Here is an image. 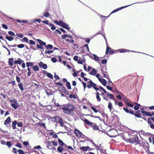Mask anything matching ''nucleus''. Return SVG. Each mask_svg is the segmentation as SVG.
<instances>
[{
	"mask_svg": "<svg viewBox=\"0 0 154 154\" xmlns=\"http://www.w3.org/2000/svg\"><path fill=\"white\" fill-rule=\"evenodd\" d=\"M62 109L63 110L64 113L68 114H71L74 109V106L70 103H67L65 106H63Z\"/></svg>",
	"mask_w": 154,
	"mask_h": 154,
	"instance_id": "1",
	"label": "nucleus"
},
{
	"mask_svg": "<svg viewBox=\"0 0 154 154\" xmlns=\"http://www.w3.org/2000/svg\"><path fill=\"white\" fill-rule=\"evenodd\" d=\"M127 141L131 143H135V144H140V142L138 140V137L137 135L135 134L132 138L128 139Z\"/></svg>",
	"mask_w": 154,
	"mask_h": 154,
	"instance_id": "2",
	"label": "nucleus"
},
{
	"mask_svg": "<svg viewBox=\"0 0 154 154\" xmlns=\"http://www.w3.org/2000/svg\"><path fill=\"white\" fill-rule=\"evenodd\" d=\"M87 83V86L89 88L93 87L96 91H99V88L97 87V85L96 84L94 83L91 80H90Z\"/></svg>",
	"mask_w": 154,
	"mask_h": 154,
	"instance_id": "3",
	"label": "nucleus"
},
{
	"mask_svg": "<svg viewBox=\"0 0 154 154\" xmlns=\"http://www.w3.org/2000/svg\"><path fill=\"white\" fill-rule=\"evenodd\" d=\"M36 40L38 42L39 45L37 44V47L38 49H42L44 51L43 46H46V43L45 42L42 41L40 39H37Z\"/></svg>",
	"mask_w": 154,
	"mask_h": 154,
	"instance_id": "4",
	"label": "nucleus"
},
{
	"mask_svg": "<svg viewBox=\"0 0 154 154\" xmlns=\"http://www.w3.org/2000/svg\"><path fill=\"white\" fill-rule=\"evenodd\" d=\"M97 151L98 152V154H106V151L101 146H100L97 149Z\"/></svg>",
	"mask_w": 154,
	"mask_h": 154,
	"instance_id": "5",
	"label": "nucleus"
},
{
	"mask_svg": "<svg viewBox=\"0 0 154 154\" xmlns=\"http://www.w3.org/2000/svg\"><path fill=\"white\" fill-rule=\"evenodd\" d=\"M61 22V24L60 25V26L66 29H67V30H69L70 28L68 26V25L65 23H64L63 21H60Z\"/></svg>",
	"mask_w": 154,
	"mask_h": 154,
	"instance_id": "6",
	"label": "nucleus"
},
{
	"mask_svg": "<svg viewBox=\"0 0 154 154\" xmlns=\"http://www.w3.org/2000/svg\"><path fill=\"white\" fill-rule=\"evenodd\" d=\"M114 53L115 52L114 51L110 50V48H109L108 46H106V54H107L109 53L110 54H114Z\"/></svg>",
	"mask_w": 154,
	"mask_h": 154,
	"instance_id": "7",
	"label": "nucleus"
},
{
	"mask_svg": "<svg viewBox=\"0 0 154 154\" xmlns=\"http://www.w3.org/2000/svg\"><path fill=\"white\" fill-rule=\"evenodd\" d=\"M130 6V5H126V6L122 7H120L119 8H117V9H116L114 10L112 12H111V13L109 14V15L108 16V17L109 16L112 14L113 13H114L115 12H117V11H119V10L122 9L123 8H126L128 6Z\"/></svg>",
	"mask_w": 154,
	"mask_h": 154,
	"instance_id": "8",
	"label": "nucleus"
},
{
	"mask_svg": "<svg viewBox=\"0 0 154 154\" xmlns=\"http://www.w3.org/2000/svg\"><path fill=\"white\" fill-rule=\"evenodd\" d=\"M141 113L144 116H152V115H151L150 112H147L145 111H141Z\"/></svg>",
	"mask_w": 154,
	"mask_h": 154,
	"instance_id": "9",
	"label": "nucleus"
},
{
	"mask_svg": "<svg viewBox=\"0 0 154 154\" xmlns=\"http://www.w3.org/2000/svg\"><path fill=\"white\" fill-rule=\"evenodd\" d=\"M35 42L34 41L31 40H29V44L31 46H30V48L34 50H36V49L34 48L32 45H35Z\"/></svg>",
	"mask_w": 154,
	"mask_h": 154,
	"instance_id": "10",
	"label": "nucleus"
},
{
	"mask_svg": "<svg viewBox=\"0 0 154 154\" xmlns=\"http://www.w3.org/2000/svg\"><path fill=\"white\" fill-rule=\"evenodd\" d=\"M23 61L20 58H17V60H15L14 61V64H19L20 65L23 62Z\"/></svg>",
	"mask_w": 154,
	"mask_h": 154,
	"instance_id": "11",
	"label": "nucleus"
},
{
	"mask_svg": "<svg viewBox=\"0 0 154 154\" xmlns=\"http://www.w3.org/2000/svg\"><path fill=\"white\" fill-rule=\"evenodd\" d=\"M80 149L83 151H87V150H92V149H91V148L88 146L86 147L83 146L81 147H80Z\"/></svg>",
	"mask_w": 154,
	"mask_h": 154,
	"instance_id": "12",
	"label": "nucleus"
},
{
	"mask_svg": "<svg viewBox=\"0 0 154 154\" xmlns=\"http://www.w3.org/2000/svg\"><path fill=\"white\" fill-rule=\"evenodd\" d=\"M75 133L77 136L79 137H81L82 133L79 131L78 129H75Z\"/></svg>",
	"mask_w": 154,
	"mask_h": 154,
	"instance_id": "13",
	"label": "nucleus"
},
{
	"mask_svg": "<svg viewBox=\"0 0 154 154\" xmlns=\"http://www.w3.org/2000/svg\"><path fill=\"white\" fill-rule=\"evenodd\" d=\"M11 117H8L7 119L4 122V124L5 125H7L11 122Z\"/></svg>",
	"mask_w": 154,
	"mask_h": 154,
	"instance_id": "14",
	"label": "nucleus"
},
{
	"mask_svg": "<svg viewBox=\"0 0 154 154\" xmlns=\"http://www.w3.org/2000/svg\"><path fill=\"white\" fill-rule=\"evenodd\" d=\"M84 122L86 124L88 125L89 126L91 127L94 125V123L90 122L88 119H85L83 120Z\"/></svg>",
	"mask_w": 154,
	"mask_h": 154,
	"instance_id": "15",
	"label": "nucleus"
},
{
	"mask_svg": "<svg viewBox=\"0 0 154 154\" xmlns=\"http://www.w3.org/2000/svg\"><path fill=\"white\" fill-rule=\"evenodd\" d=\"M123 109L127 113H129L132 114H134V111L131 109L129 111L128 109L127 108L124 107L123 108Z\"/></svg>",
	"mask_w": 154,
	"mask_h": 154,
	"instance_id": "16",
	"label": "nucleus"
},
{
	"mask_svg": "<svg viewBox=\"0 0 154 154\" xmlns=\"http://www.w3.org/2000/svg\"><path fill=\"white\" fill-rule=\"evenodd\" d=\"M17 123V122L16 120H15L12 122V124H11V127L13 129H17L16 125Z\"/></svg>",
	"mask_w": 154,
	"mask_h": 154,
	"instance_id": "17",
	"label": "nucleus"
},
{
	"mask_svg": "<svg viewBox=\"0 0 154 154\" xmlns=\"http://www.w3.org/2000/svg\"><path fill=\"white\" fill-rule=\"evenodd\" d=\"M99 81L104 86L106 85L107 81L104 79H99Z\"/></svg>",
	"mask_w": 154,
	"mask_h": 154,
	"instance_id": "18",
	"label": "nucleus"
},
{
	"mask_svg": "<svg viewBox=\"0 0 154 154\" xmlns=\"http://www.w3.org/2000/svg\"><path fill=\"white\" fill-rule=\"evenodd\" d=\"M66 89L65 87L63 85L62 86H60L58 88L59 91L63 93L64 92Z\"/></svg>",
	"mask_w": 154,
	"mask_h": 154,
	"instance_id": "19",
	"label": "nucleus"
},
{
	"mask_svg": "<svg viewBox=\"0 0 154 154\" xmlns=\"http://www.w3.org/2000/svg\"><path fill=\"white\" fill-rule=\"evenodd\" d=\"M66 37H68L70 38H73L70 35H68L65 34L64 35H62L61 36V38L63 39H66Z\"/></svg>",
	"mask_w": 154,
	"mask_h": 154,
	"instance_id": "20",
	"label": "nucleus"
},
{
	"mask_svg": "<svg viewBox=\"0 0 154 154\" xmlns=\"http://www.w3.org/2000/svg\"><path fill=\"white\" fill-rule=\"evenodd\" d=\"M100 93L97 91L96 92V98L97 102H100L101 100V99L100 97Z\"/></svg>",
	"mask_w": 154,
	"mask_h": 154,
	"instance_id": "21",
	"label": "nucleus"
},
{
	"mask_svg": "<svg viewBox=\"0 0 154 154\" xmlns=\"http://www.w3.org/2000/svg\"><path fill=\"white\" fill-rule=\"evenodd\" d=\"M52 143L51 141H49L48 142L47 144V148H49L50 149H52L53 148V147L52 146L51 143Z\"/></svg>",
	"mask_w": 154,
	"mask_h": 154,
	"instance_id": "22",
	"label": "nucleus"
},
{
	"mask_svg": "<svg viewBox=\"0 0 154 154\" xmlns=\"http://www.w3.org/2000/svg\"><path fill=\"white\" fill-rule=\"evenodd\" d=\"M14 61V59L13 58H9L8 60V63L9 65L10 66H12L13 63V62Z\"/></svg>",
	"mask_w": 154,
	"mask_h": 154,
	"instance_id": "23",
	"label": "nucleus"
},
{
	"mask_svg": "<svg viewBox=\"0 0 154 154\" xmlns=\"http://www.w3.org/2000/svg\"><path fill=\"white\" fill-rule=\"evenodd\" d=\"M97 72V70L94 69V68H92V71L91 72L89 73L91 75H95Z\"/></svg>",
	"mask_w": 154,
	"mask_h": 154,
	"instance_id": "24",
	"label": "nucleus"
},
{
	"mask_svg": "<svg viewBox=\"0 0 154 154\" xmlns=\"http://www.w3.org/2000/svg\"><path fill=\"white\" fill-rule=\"evenodd\" d=\"M58 142L60 146H63L64 144V143L62 141V140L59 138H58Z\"/></svg>",
	"mask_w": 154,
	"mask_h": 154,
	"instance_id": "25",
	"label": "nucleus"
},
{
	"mask_svg": "<svg viewBox=\"0 0 154 154\" xmlns=\"http://www.w3.org/2000/svg\"><path fill=\"white\" fill-rule=\"evenodd\" d=\"M125 104L126 105H127L128 106L131 107H133L134 106V105H133L131 104V101L130 102L128 101H126Z\"/></svg>",
	"mask_w": 154,
	"mask_h": 154,
	"instance_id": "26",
	"label": "nucleus"
},
{
	"mask_svg": "<svg viewBox=\"0 0 154 154\" xmlns=\"http://www.w3.org/2000/svg\"><path fill=\"white\" fill-rule=\"evenodd\" d=\"M107 97L115 101L114 99V96L113 94H107Z\"/></svg>",
	"mask_w": 154,
	"mask_h": 154,
	"instance_id": "27",
	"label": "nucleus"
},
{
	"mask_svg": "<svg viewBox=\"0 0 154 154\" xmlns=\"http://www.w3.org/2000/svg\"><path fill=\"white\" fill-rule=\"evenodd\" d=\"M91 127H92L93 129L94 130H98L99 129L98 127L94 123H93V125H92Z\"/></svg>",
	"mask_w": 154,
	"mask_h": 154,
	"instance_id": "28",
	"label": "nucleus"
},
{
	"mask_svg": "<svg viewBox=\"0 0 154 154\" xmlns=\"http://www.w3.org/2000/svg\"><path fill=\"white\" fill-rule=\"evenodd\" d=\"M47 49H52V48L53 47V46L51 44H49L48 45H46L45 46Z\"/></svg>",
	"mask_w": 154,
	"mask_h": 154,
	"instance_id": "29",
	"label": "nucleus"
},
{
	"mask_svg": "<svg viewBox=\"0 0 154 154\" xmlns=\"http://www.w3.org/2000/svg\"><path fill=\"white\" fill-rule=\"evenodd\" d=\"M18 85L20 88V89L21 91H23L24 90V88L22 83L20 82V83Z\"/></svg>",
	"mask_w": 154,
	"mask_h": 154,
	"instance_id": "30",
	"label": "nucleus"
},
{
	"mask_svg": "<svg viewBox=\"0 0 154 154\" xmlns=\"http://www.w3.org/2000/svg\"><path fill=\"white\" fill-rule=\"evenodd\" d=\"M132 114L136 116V117H137V118H141V117L140 116L141 113H138L136 112L135 113H134V114Z\"/></svg>",
	"mask_w": 154,
	"mask_h": 154,
	"instance_id": "31",
	"label": "nucleus"
},
{
	"mask_svg": "<svg viewBox=\"0 0 154 154\" xmlns=\"http://www.w3.org/2000/svg\"><path fill=\"white\" fill-rule=\"evenodd\" d=\"M63 146H59L57 148V151L60 153L62 152L64 150V148L62 147Z\"/></svg>",
	"mask_w": 154,
	"mask_h": 154,
	"instance_id": "32",
	"label": "nucleus"
},
{
	"mask_svg": "<svg viewBox=\"0 0 154 154\" xmlns=\"http://www.w3.org/2000/svg\"><path fill=\"white\" fill-rule=\"evenodd\" d=\"M11 106L15 109H17L18 107V106L17 104H14V103H11Z\"/></svg>",
	"mask_w": 154,
	"mask_h": 154,
	"instance_id": "33",
	"label": "nucleus"
},
{
	"mask_svg": "<svg viewBox=\"0 0 154 154\" xmlns=\"http://www.w3.org/2000/svg\"><path fill=\"white\" fill-rule=\"evenodd\" d=\"M60 21H62L61 20H59V22L57 20H55L53 21V22L54 23L56 24L57 25H59L60 26L61 25V22H60Z\"/></svg>",
	"mask_w": 154,
	"mask_h": 154,
	"instance_id": "34",
	"label": "nucleus"
},
{
	"mask_svg": "<svg viewBox=\"0 0 154 154\" xmlns=\"http://www.w3.org/2000/svg\"><path fill=\"white\" fill-rule=\"evenodd\" d=\"M32 68L33 70L35 71H38L39 70L38 66L37 65H35L32 67Z\"/></svg>",
	"mask_w": 154,
	"mask_h": 154,
	"instance_id": "35",
	"label": "nucleus"
},
{
	"mask_svg": "<svg viewBox=\"0 0 154 154\" xmlns=\"http://www.w3.org/2000/svg\"><path fill=\"white\" fill-rule=\"evenodd\" d=\"M66 87L68 89H71V87L70 83L69 82H66Z\"/></svg>",
	"mask_w": 154,
	"mask_h": 154,
	"instance_id": "36",
	"label": "nucleus"
},
{
	"mask_svg": "<svg viewBox=\"0 0 154 154\" xmlns=\"http://www.w3.org/2000/svg\"><path fill=\"white\" fill-rule=\"evenodd\" d=\"M5 38L9 41H12L13 39V38L12 36H6Z\"/></svg>",
	"mask_w": 154,
	"mask_h": 154,
	"instance_id": "37",
	"label": "nucleus"
},
{
	"mask_svg": "<svg viewBox=\"0 0 154 154\" xmlns=\"http://www.w3.org/2000/svg\"><path fill=\"white\" fill-rule=\"evenodd\" d=\"M47 75L48 77L51 79H53V76L50 73L47 72Z\"/></svg>",
	"mask_w": 154,
	"mask_h": 154,
	"instance_id": "38",
	"label": "nucleus"
},
{
	"mask_svg": "<svg viewBox=\"0 0 154 154\" xmlns=\"http://www.w3.org/2000/svg\"><path fill=\"white\" fill-rule=\"evenodd\" d=\"M34 65L33 63L29 62L26 63V66L27 67H29L30 66H31Z\"/></svg>",
	"mask_w": 154,
	"mask_h": 154,
	"instance_id": "39",
	"label": "nucleus"
},
{
	"mask_svg": "<svg viewBox=\"0 0 154 154\" xmlns=\"http://www.w3.org/2000/svg\"><path fill=\"white\" fill-rule=\"evenodd\" d=\"M65 39L66 40V41L68 42V43H73L74 42V40L72 39H69L67 38H66Z\"/></svg>",
	"mask_w": 154,
	"mask_h": 154,
	"instance_id": "40",
	"label": "nucleus"
},
{
	"mask_svg": "<svg viewBox=\"0 0 154 154\" xmlns=\"http://www.w3.org/2000/svg\"><path fill=\"white\" fill-rule=\"evenodd\" d=\"M99 87L100 89L102 91H103L105 93H107V92L106 91L105 89L103 88L100 86H99Z\"/></svg>",
	"mask_w": 154,
	"mask_h": 154,
	"instance_id": "41",
	"label": "nucleus"
},
{
	"mask_svg": "<svg viewBox=\"0 0 154 154\" xmlns=\"http://www.w3.org/2000/svg\"><path fill=\"white\" fill-rule=\"evenodd\" d=\"M69 97L71 99L74 98L75 99H76V96L75 95L73 94H71L69 95Z\"/></svg>",
	"mask_w": 154,
	"mask_h": 154,
	"instance_id": "42",
	"label": "nucleus"
},
{
	"mask_svg": "<svg viewBox=\"0 0 154 154\" xmlns=\"http://www.w3.org/2000/svg\"><path fill=\"white\" fill-rule=\"evenodd\" d=\"M59 122L60 123L61 126L63 127V126L64 124L63 122V120L62 119H60L59 120Z\"/></svg>",
	"mask_w": 154,
	"mask_h": 154,
	"instance_id": "43",
	"label": "nucleus"
},
{
	"mask_svg": "<svg viewBox=\"0 0 154 154\" xmlns=\"http://www.w3.org/2000/svg\"><path fill=\"white\" fill-rule=\"evenodd\" d=\"M6 145H7L9 148H10L12 146V143L11 141H8L7 142Z\"/></svg>",
	"mask_w": 154,
	"mask_h": 154,
	"instance_id": "44",
	"label": "nucleus"
},
{
	"mask_svg": "<svg viewBox=\"0 0 154 154\" xmlns=\"http://www.w3.org/2000/svg\"><path fill=\"white\" fill-rule=\"evenodd\" d=\"M17 47H18L20 48H24L25 47V45L24 44H21L17 45Z\"/></svg>",
	"mask_w": 154,
	"mask_h": 154,
	"instance_id": "45",
	"label": "nucleus"
},
{
	"mask_svg": "<svg viewBox=\"0 0 154 154\" xmlns=\"http://www.w3.org/2000/svg\"><path fill=\"white\" fill-rule=\"evenodd\" d=\"M112 103H111V102H110L109 103L108 105V108L110 109V110L111 111L112 109Z\"/></svg>",
	"mask_w": 154,
	"mask_h": 154,
	"instance_id": "46",
	"label": "nucleus"
},
{
	"mask_svg": "<svg viewBox=\"0 0 154 154\" xmlns=\"http://www.w3.org/2000/svg\"><path fill=\"white\" fill-rule=\"evenodd\" d=\"M10 102L12 103H14L15 104H17L18 103L17 100V99L11 100H10Z\"/></svg>",
	"mask_w": 154,
	"mask_h": 154,
	"instance_id": "47",
	"label": "nucleus"
},
{
	"mask_svg": "<svg viewBox=\"0 0 154 154\" xmlns=\"http://www.w3.org/2000/svg\"><path fill=\"white\" fill-rule=\"evenodd\" d=\"M15 146L20 149L22 148V147L21 146V144L18 142H17V144H15Z\"/></svg>",
	"mask_w": 154,
	"mask_h": 154,
	"instance_id": "48",
	"label": "nucleus"
},
{
	"mask_svg": "<svg viewBox=\"0 0 154 154\" xmlns=\"http://www.w3.org/2000/svg\"><path fill=\"white\" fill-rule=\"evenodd\" d=\"M152 120L154 122V115L153 117H149L148 119V123L149 124L150 123L149 120Z\"/></svg>",
	"mask_w": 154,
	"mask_h": 154,
	"instance_id": "49",
	"label": "nucleus"
},
{
	"mask_svg": "<svg viewBox=\"0 0 154 154\" xmlns=\"http://www.w3.org/2000/svg\"><path fill=\"white\" fill-rule=\"evenodd\" d=\"M49 26H51V29L52 30H55L56 29V27L55 26L52 24H50Z\"/></svg>",
	"mask_w": 154,
	"mask_h": 154,
	"instance_id": "50",
	"label": "nucleus"
},
{
	"mask_svg": "<svg viewBox=\"0 0 154 154\" xmlns=\"http://www.w3.org/2000/svg\"><path fill=\"white\" fill-rule=\"evenodd\" d=\"M93 56H94V60L95 61H98L99 60L98 57L95 54H93Z\"/></svg>",
	"mask_w": 154,
	"mask_h": 154,
	"instance_id": "51",
	"label": "nucleus"
},
{
	"mask_svg": "<svg viewBox=\"0 0 154 154\" xmlns=\"http://www.w3.org/2000/svg\"><path fill=\"white\" fill-rule=\"evenodd\" d=\"M101 72L103 73V75H104L103 77L106 78V77L107 75H106V74L105 73H106V71H104L103 69L101 70Z\"/></svg>",
	"mask_w": 154,
	"mask_h": 154,
	"instance_id": "52",
	"label": "nucleus"
},
{
	"mask_svg": "<svg viewBox=\"0 0 154 154\" xmlns=\"http://www.w3.org/2000/svg\"><path fill=\"white\" fill-rule=\"evenodd\" d=\"M18 152L20 154H25V152L22 149H19L18 150Z\"/></svg>",
	"mask_w": 154,
	"mask_h": 154,
	"instance_id": "53",
	"label": "nucleus"
},
{
	"mask_svg": "<svg viewBox=\"0 0 154 154\" xmlns=\"http://www.w3.org/2000/svg\"><path fill=\"white\" fill-rule=\"evenodd\" d=\"M51 61L52 62L55 63L57 61V59L55 57H52L51 59Z\"/></svg>",
	"mask_w": 154,
	"mask_h": 154,
	"instance_id": "54",
	"label": "nucleus"
},
{
	"mask_svg": "<svg viewBox=\"0 0 154 154\" xmlns=\"http://www.w3.org/2000/svg\"><path fill=\"white\" fill-rule=\"evenodd\" d=\"M53 51H46L45 52V54H50L51 53H53Z\"/></svg>",
	"mask_w": 154,
	"mask_h": 154,
	"instance_id": "55",
	"label": "nucleus"
},
{
	"mask_svg": "<svg viewBox=\"0 0 154 154\" xmlns=\"http://www.w3.org/2000/svg\"><path fill=\"white\" fill-rule=\"evenodd\" d=\"M16 36H17L20 38H23V36L22 34H17Z\"/></svg>",
	"mask_w": 154,
	"mask_h": 154,
	"instance_id": "56",
	"label": "nucleus"
},
{
	"mask_svg": "<svg viewBox=\"0 0 154 154\" xmlns=\"http://www.w3.org/2000/svg\"><path fill=\"white\" fill-rule=\"evenodd\" d=\"M17 126L19 127H22L23 126V124L22 122H17Z\"/></svg>",
	"mask_w": 154,
	"mask_h": 154,
	"instance_id": "57",
	"label": "nucleus"
},
{
	"mask_svg": "<svg viewBox=\"0 0 154 154\" xmlns=\"http://www.w3.org/2000/svg\"><path fill=\"white\" fill-rule=\"evenodd\" d=\"M16 79L18 83H19L21 81L20 78L18 76H16Z\"/></svg>",
	"mask_w": 154,
	"mask_h": 154,
	"instance_id": "58",
	"label": "nucleus"
},
{
	"mask_svg": "<svg viewBox=\"0 0 154 154\" xmlns=\"http://www.w3.org/2000/svg\"><path fill=\"white\" fill-rule=\"evenodd\" d=\"M52 142V144H53V145L54 146H57L58 143L57 142L55 141L54 140H52L51 141Z\"/></svg>",
	"mask_w": 154,
	"mask_h": 154,
	"instance_id": "59",
	"label": "nucleus"
},
{
	"mask_svg": "<svg viewBox=\"0 0 154 154\" xmlns=\"http://www.w3.org/2000/svg\"><path fill=\"white\" fill-rule=\"evenodd\" d=\"M9 84H12V87H13L16 84L15 81H14L9 82Z\"/></svg>",
	"mask_w": 154,
	"mask_h": 154,
	"instance_id": "60",
	"label": "nucleus"
},
{
	"mask_svg": "<svg viewBox=\"0 0 154 154\" xmlns=\"http://www.w3.org/2000/svg\"><path fill=\"white\" fill-rule=\"evenodd\" d=\"M44 16L48 17L50 15V14L48 12H45L44 14Z\"/></svg>",
	"mask_w": 154,
	"mask_h": 154,
	"instance_id": "61",
	"label": "nucleus"
},
{
	"mask_svg": "<svg viewBox=\"0 0 154 154\" xmlns=\"http://www.w3.org/2000/svg\"><path fill=\"white\" fill-rule=\"evenodd\" d=\"M91 108L93 110L95 113H97L98 112L97 110L94 107L91 106Z\"/></svg>",
	"mask_w": 154,
	"mask_h": 154,
	"instance_id": "62",
	"label": "nucleus"
},
{
	"mask_svg": "<svg viewBox=\"0 0 154 154\" xmlns=\"http://www.w3.org/2000/svg\"><path fill=\"white\" fill-rule=\"evenodd\" d=\"M38 125H39V126H41L43 127H45V123H41V122H39L38 123Z\"/></svg>",
	"mask_w": 154,
	"mask_h": 154,
	"instance_id": "63",
	"label": "nucleus"
},
{
	"mask_svg": "<svg viewBox=\"0 0 154 154\" xmlns=\"http://www.w3.org/2000/svg\"><path fill=\"white\" fill-rule=\"evenodd\" d=\"M149 124L150 127L152 129H154V125L152 123L150 122V123Z\"/></svg>",
	"mask_w": 154,
	"mask_h": 154,
	"instance_id": "64",
	"label": "nucleus"
}]
</instances>
